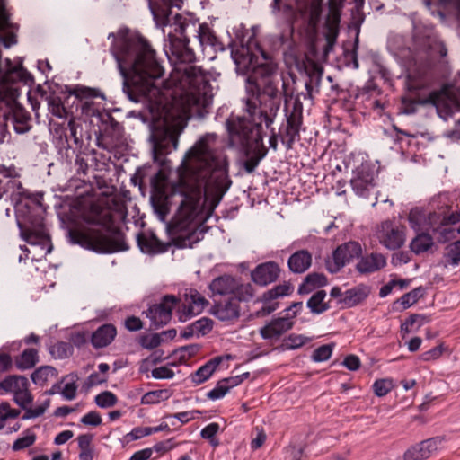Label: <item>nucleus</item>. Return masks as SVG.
Listing matches in <instances>:
<instances>
[{"mask_svg": "<svg viewBox=\"0 0 460 460\" xmlns=\"http://www.w3.org/2000/svg\"><path fill=\"white\" fill-rule=\"evenodd\" d=\"M285 94L284 119L278 130V137H280L281 144L287 150H291L296 141L300 140V129L303 125V103L296 97L289 110L288 102L289 95L287 93L288 83L283 81ZM291 98V95H290Z\"/></svg>", "mask_w": 460, "mask_h": 460, "instance_id": "9", "label": "nucleus"}, {"mask_svg": "<svg viewBox=\"0 0 460 460\" xmlns=\"http://www.w3.org/2000/svg\"><path fill=\"white\" fill-rule=\"evenodd\" d=\"M312 253L305 249L293 252L288 260V270L294 274L305 273L312 265Z\"/></svg>", "mask_w": 460, "mask_h": 460, "instance_id": "28", "label": "nucleus"}, {"mask_svg": "<svg viewBox=\"0 0 460 460\" xmlns=\"http://www.w3.org/2000/svg\"><path fill=\"white\" fill-rule=\"evenodd\" d=\"M20 411L13 409L8 402L0 403V420L4 426V422L8 419H14L19 416Z\"/></svg>", "mask_w": 460, "mask_h": 460, "instance_id": "60", "label": "nucleus"}, {"mask_svg": "<svg viewBox=\"0 0 460 460\" xmlns=\"http://www.w3.org/2000/svg\"><path fill=\"white\" fill-rule=\"evenodd\" d=\"M438 442L435 438H429L408 448L404 455V460H424L437 450Z\"/></svg>", "mask_w": 460, "mask_h": 460, "instance_id": "26", "label": "nucleus"}, {"mask_svg": "<svg viewBox=\"0 0 460 460\" xmlns=\"http://www.w3.org/2000/svg\"><path fill=\"white\" fill-rule=\"evenodd\" d=\"M236 279L231 275L224 274L215 278L209 284L208 288L212 296L232 295L235 287Z\"/></svg>", "mask_w": 460, "mask_h": 460, "instance_id": "32", "label": "nucleus"}, {"mask_svg": "<svg viewBox=\"0 0 460 460\" xmlns=\"http://www.w3.org/2000/svg\"><path fill=\"white\" fill-rule=\"evenodd\" d=\"M294 290V287L289 282L274 286L272 288L265 291L256 302L263 304L262 307L255 313L257 317H264L275 312L279 305L276 301L278 298L289 296Z\"/></svg>", "mask_w": 460, "mask_h": 460, "instance_id": "18", "label": "nucleus"}, {"mask_svg": "<svg viewBox=\"0 0 460 460\" xmlns=\"http://www.w3.org/2000/svg\"><path fill=\"white\" fill-rule=\"evenodd\" d=\"M164 43V52L169 61L175 66L177 71H181V65H190L196 62V54L192 47L190 46V34L179 33L172 27Z\"/></svg>", "mask_w": 460, "mask_h": 460, "instance_id": "13", "label": "nucleus"}, {"mask_svg": "<svg viewBox=\"0 0 460 460\" xmlns=\"http://www.w3.org/2000/svg\"><path fill=\"white\" fill-rule=\"evenodd\" d=\"M149 9L156 24L174 27L179 33L190 34L197 38L200 46H210L215 51L226 49L223 42L217 37L207 23H199L191 14H173L172 8L180 9L182 0H147Z\"/></svg>", "mask_w": 460, "mask_h": 460, "instance_id": "5", "label": "nucleus"}, {"mask_svg": "<svg viewBox=\"0 0 460 460\" xmlns=\"http://www.w3.org/2000/svg\"><path fill=\"white\" fill-rule=\"evenodd\" d=\"M294 322L288 317V314L282 317L272 319L270 323L261 327L259 331L260 335L264 340L279 339L284 333L293 328Z\"/></svg>", "mask_w": 460, "mask_h": 460, "instance_id": "24", "label": "nucleus"}, {"mask_svg": "<svg viewBox=\"0 0 460 460\" xmlns=\"http://www.w3.org/2000/svg\"><path fill=\"white\" fill-rule=\"evenodd\" d=\"M179 302L180 299L176 296L165 295L159 303L150 305L146 312H143L150 319V328L158 329L166 325L171 321L172 310Z\"/></svg>", "mask_w": 460, "mask_h": 460, "instance_id": "16", "label": "nucleus"}, {"mask_svg": "<svg viewBox=\"0 0 460 460\" xmlns=\"http://www.w3.org/2000/svg\"><path fill=\"white\" fill-rule=\"evenodd\" d=\"M257 49L261 55L264 63L258 62V57L252 53L248 48L243 46L241 49L231 51V57L235 64V70L239 75H248L252 76L260 66H265L269 63H273L270 57L261 46H257Z\"/></svg>", "mask_w": 460, "mask_h": 460, "instance_id": "15", "label": "nucleus"}, {"mask_svg": "<svg viewBox=\"0 0 460 460\" xmlns=\"http://www.w3.org/2000/svg\"><path fill=\"white\" fill-rule=\"evenodd\" d=\"M21 235L30 245L39 248L44 256L50 253L53 246L41 216H29L22 225L18 221Z\"/></svg>", "mask_w": 460, "mask_h": 460, "instance_id": "14", "label": "nucleus"}, {"mask_svg": "<svg viewBox=\"0 0 460 460\" xmlns=\"http://www.w3.org/2000/svg\"><path fill=\"white\" fill-rule=\"evenodd\" d=\"M36 434L30 429L22 432V436L18 438L12 446L13 451H21L32 446L36 441Z\"/></svg>", "mask_w": 460, "mask_h": 460, "instance_id": "49", "label": "nucleus"}, {"mask_svg": "<svg viewBox=\"0 0 460 460\" xmlns=\"http://www.w3.org/2000/svg\"><path fill=\"white\" fill-rule=\"evenodd\" d=\"M424 288L421 286L415 288L395 300L392 305V310L395 312H402L417 303L418 300L424 296Z\"/></svg>", "mask_w": 460, "mask_h": 460, "instance_id": "34", "label": "nucleus"}, {"mask_svg": "<svg viewBox=\"0 0 460 460\" xmlns=\"http://www.w3.org/2000/svg\"><path fill=\"white\" fill-rule=\"evenodd\" d=\"M117 336V328L112 323H104L91 335V343L95 349L108 347Z\"/></svg>", "mask_w": 460, "mask_h": 460, "instance_id": "27", "label": "nucleus"}, {"mask_svg": "<svg viewBox=\"0 0 460 460\" xmlns=\"http://www.w3.org/2000/svg\"><path fill=\"white\" fill-rule=\"evenodd\" d=\"M29 115L22 114L21 116L15 115L13 119V128L18 134H24L31 128L29 125Z\"/></svg>", "mask_w": 460, "mask_h": 460, "instance_id": "59", "label": "nucleus"}, {"mask_svg": "<svg viewBox=\"0 0 460 460\" xmlns=\"http://www.w3.org/2000/svg\"><path fill=\"white\" fill-rule=\"evenodd\" d=\"M426 220L425 214L418 208L411 209L408 215V221L410 226L415 232H421V226Z\"/></svg>", "mask_w": 460, "mask_h": 460, "instance_id": "51", "label": "nucleus"}, {"mask_svg": "<svg viewBox=\"0 0 460 460\" xmlns=\"http://www.w3.org/2000/svg\"><path fill=\"white\" fill-rule=\"evenodd\" d=\"M350 184L357 195L367 198L375 187L373 172L363 165L358 167L354 171V176L350 181Z\"/></svg>", "mask_w": 460, "mask_h": 460, "instance_id": "22", "label": "nucleus"}, {"mask_svg": "<svg viewBox=\"0 0 460 460\" xmlns=\"http://www.w3.org/2000/svg\"><path fill=\"white\" fill-rule=\"evenodd\" d=\"M434 233L438 234L437 240L440 243H445L454 240L458 234L456 228L453 227H438L434 229Z\"/></svg>", "mask_w": 460, "mask_h": 460, "instance_id": "58", "label": "nucleus"}, {"mask_svg": "<svg viewBox=\"0 0 460 460\" xmlns=\"http://www.w3.org/2000/svg\"><path fill=\"white\" fill-rule=\"evenodd\" d=\"M325 297L326 292L318 290L308 299L306 305L313 314H321L330 308L329 305L323 302Z\"/></svg>", "mask_w": 460, "mask_h": 460, "instance_id": "42", "label": "nucleus"}, {"mask_svg": "<svg viewBox=\"0 0 460 460\" xmlns=\"http://www.w3.org/2000/svg\"><path fill=\"white\" fill-rule=\"evenodd\" d=\"M39 362V352L36 349L29 348L15 358V366L19 370L31 369Z\"/></svg>", "mask_w": 460, "mask_h": 460, "instance_id": "39", "label": "nucleus"}, {"mask_svg": "<svg viewBox=\"0 0 460 460\" xmlns=\"http://www.w3.org/2000/svg\"><path fill=\"white\" fill-rule=\"evenodd\" d=\"M417 44L430 57L436 54L445 57L447 52L446 46L435 35H427L423 39L418 38Z\"/></svg>", "mask_w": 460, "mask_h": 460, "instance_id": "33", "label": "nucleus"}, {"mask_svg": "<svg viewBox=\"0 0 460 460\" xmlns=\"http://www.w3.org/2000/svg\"><path fill=\"white\" fill-rule=\"evenodd\" d=\"M362 247L358 242L349 241L339 245L332 252V260L326 261V269L331 273L339 272L354 259L360 258Z\"/></svg>", "mask_w": 460, "mask_h": 460, "instance_id": "17", "label": "nucleus"}, {"mask_svg": "<svg viewBox=\"0 0 460 460\" xmlns=\"http://www.w3.org/2000/svg\"><path fill=\"white\" fill-rule=\"evenodd\" d=\"M58 371L50 366H41L34 370L31 376L32 382L38 385H44L49 380L56 378Z\"/></svg>", "mask_w": 460, "mask_h": 460, "instance_id": "41", "label": "nucleus"}, {"mask_svg": "<svg viewBox=\"0 0 460 460\" xmlns=\"http://www.w3.org/2000/svg\"><path fill=\"white\" fill-rule=\"evenodd\" d=\"M137 242L141 252L148 254L165 252L169 247V244L161 242L154 234L146 235L140 233L137 235Z\"/></svg>", "mask_w": 460, "mask_h": 460, "instance_id": "30", "label": "nucleus"}, {"mask_svg": "<svg viewBox=\"0 0 460 460\" xmlns=\"http://www.w3.org/2000/svg\"><path fill=\"white\" fill-rule=\"evenodd\" d=\"M94 401L99 407L109 408L115 405L118 399L112 392L104 391L97 394Z\"/></svg>", "mask_w": 460, "mask_h": 460, "instance_id": "55", "label": "nucleus"}, {"mask_svg": "<svg viewBox=\"0 0 460 460\" xmlns=\"http://www.w3.org/2000/svg\"><path fill=\"white\" fill-rule=\"evenodd\" d=\"M184 296L185 303L181 305V322H185L194 315L200 314L209 304V302L194 288L187 289Z\"/></svg>", "mask_w": 460, "mask_h": 460, "instance_id": "21", "label": "nucleus"}, {"mask_svg": "<svg viewBox=\"0 0 460 460\" xmlns=\"http://www.w3.org/2000/svg\"><path fill=\"white\" fill-rule=\"evenodd\" d=\"M326 23L328 26V32L325 35L326 45L323 51L325 55H328L331 51H332L337 40L339 34L340 15L338 13H332V16L329 17Z\"/></svg>", "mask_w": 460, "mask_h": 460, "instance_id": "37", "label": "nucleus"}, {"mask_svg": "<svg viewBox=\"0 0 460 460\" xmlns=\"http://www.w3.org/2000/svg\"><path fill=\"white\" fill-rule=\"evenodd\" d=\"M98 190H88V250L96 253L110 254L128 249L125 235L115 226L113 211L118 202L113 188L105 180L94 176ZM88 185H92L88 181Z\"/></svg>", "mask_w": 460, "mask_h": 460, "instance_id": "4", "label": "nucleus"}, {"mask_svg": "<svg viewBox=\"0 0 460 460\" xmlns=\"http://www.w3.org/2000/svg\"><path fill=\"white\" fill-rule=\"evenodd\" d=\"M416 236L410 243V249L412 252L419 255L429 251L434 244L432 236L424 232H416Z\"/></svg>", "mask_w": 460, "mask_h": 460, "instance_id": "40", "label": "nucleus"}, {"mask_svg": "<svg viewBox=\"0 0 460 460\" xmlns=\"http://www.w3.org/2000/svg\"><path fill=\"white\" fill-rule=\"evenodd\" d=\"M111 38L110 51L123 77V92L134 102L149 103L153 157L162 164L164 156L178 147L187 119L165 103L164 88L167 83L160 81L164 69L149 42L126 27L109 33Z\"/></svg>", "mask_w": 460, "mask_h": 460, "instance_id": "1", "label": "nucleus"}, {"mask_svg": "<svg viewBox=\"0 0 460 460\" xmlns=\"http://www.w3.org/2000/svg\"><path fill=\"white\" fill-rule=\"evenodd\" d=\"M393 387V380L389 378L377 379L373 384L374 393L378 397L386 395Z\"/></svg>", "mask_w": 460, "mask_h": 460, "instance_id": "54", "label": "nucleus"}, {"mask_svg": "<svg viewBox=\"0 0 460 460\" xmlns=\"http://www.w3.org/2000/svg\"><path fill=\"white\" fill-rule=\"evenodd\" d=\"M214 371L206 363L190 374V378L196 385L203 384L210 378Z\"/></svg>", "mask_w": 460, "mask_h": 460, "instance_id": "53", "label": "nucleus"}, {"mask_svg": "<svg viewBox=\"0 0 460 460\" xmlns=\"http://www.w3.org/2000/svg\"><path fill=\"white\" fill-rule=\"evenodd\" d=\"M371 288L366 284L357 285L344 292L343 297L338 300L343 308L354 307L364 302L369 296Z\"/></svg>", "mask_w": 460, "mask_h": 460, "instance_id": "25", "label": "nucleus"}, {"mask_svg": "<svg viewBox=\"0 0 460 460\" xmlns=\"http://www.w3.org/2000/svg\"><path fill=\"white\" fill-rule=\"evenodd\" d=\"M241 306L232 296L225 302H215L209 313L222 322L236 320L240 317Z\"/></svg>", "mask_w": 460, "mask_h": 460, "instance_id": "23", "label": "nucleus"}, {"mask_svg": "<svg viewBox=\"0 0 460 460\" xmlns=\"http://www.w3.org/2000/svg\"><path fill=\"white\" fill-rule=\"evenodd\" d=\"M280 272L279 265L276 261H269L258 264L251 271V279L257 286L266 287L276 282L279 278Z\"/></svg>", "mask_w": 460, "mask_h": 460, "instance_id": "20", "label": "nucleus"}, {"mask_svg": "<svg viewBox=\"0 0 460 460\" xmlns=\"http://www.w3.org/2000/svg\"><path fill=\"white\" fill-rule=\"evenodd\" d=\"M139 344L142 348L146 349H154L161 345L163 342V338H161V334L154 333L151 335H142L139 338Z\"/></svg>", "mask_w": 460, "mask_h": 460, "instance_id": "56", "label": "nucleus"}, {"mask_svg": "<svg viewBox=\"0 0 460 460\" xmlns=\"http://www.w3.org/2000/svg\"><path fill=\"white\" fill-rule=\"evenodd\" d=\"M281 102L277 101H247L246 111L252 118V123L245 117L231 115L226 120L228 146L239 147L246 160L243 167L247 173H252L260 162L267 155L268 148L263 143V128H270L280 110Z\"/></svg>", "mask_w": 460, "mask_h": 460, "instance_id": "3", "label": "nucleus"}, {"mask_svg": "<svg viewBox=\"0 0 460 460\" xmlns=\"http://www.w3.org/2000/svg\"><path fill=\"white\" fill-rule=\"evenodd\" d=\"M146 436H149L147 427H136L123 437V442L128 444Z\"/></svg>", "mask_w": 460, "mask_h": 460, "instance_id": "61", "label": "nucleus"}, {"mask_svg": "<svg viewBox=\"0 0 460 460\" xmlns=\"http://www.w3.org/2000/svg\"><path fill=\"white\" fill-rule=\"evenodd\" d=\"M165 390H155L146 393L141 398L142 404H155L163 400V394H166Z\"/></svg>", "mask_w": 460, "mask_h": 460, "instance_id": "64", "label": "nucleus"}, {"mask_svg": "<svg viewBox=\"0 0 460 460\" xmlns=\"http://www.w3.org/2000/svg\"><path fill=\"white\" fill-rule=\"evenodd\" d=\"M430 322V316L421 314H411L404 323L401 325L402 332H410L411 331V327L414 324H417V328L419 329L425 323Z\"/></svg>", "mask_w": 460, "mask_h": 460, "instance_id": "50", "label": "nucleus"}, {"mask_svg": "<svg viewBox=\"0 0 460 460\" xmlns=\"http://www.w3.org/2000/svg\"><path fill=\"white\" fill-rule=\"evenodd\" d=\"M386 265V259L381 253L372 252L360 257L356 265V270L361 274L377 271Z\"/></svg>", "mask_w": 460, "mask_h": 460, "instance_id": "29", "label": "nucleus"}, {"mask_svg": "<svg viewBox=\"0 0 460 460\" xmlns=\"http://www.w3.org/2000/svg\"><path fill=\"white\" fill-rule=\"evenodd\" d=\"M61 394L66 400H73L75 397L76 385L74 382L57 383L49 389V394Z\"/></svg>", "mask_w": 460, "mask_h": 460, "instance_id": "47", "label": "nucleus"}, {"mask_svg": "<svg viewBox=\"0 0 460 460\" xmlns=\"http://www.w3.org/2000/svg\"><path fill=\"white\" fill-rule=\"evenodd\" d=\"M64 217L69 242L86 248V198L82 194L74 199Z\"/></svg>", "mask_w": 460, "mask_h": 460, "instance_id": "12", "label": "nucleus"}, {"mask_svg": "<svg viewBox=\"0 0 460 460\" xmlns=\"http://www.w3.org/2000/svg\"><path fill=\"white\" fill-rule=\"evenodd\" d=\"M49 354L57 359H64L73 353V345L66 341H57L48 348Z\"/></svg>", "mask_w": 460, "mask_h": 460, "instance_id": "45", "label": "nucleus"}, {"mask_svg": "<svg viewBox=\"0 0 460 460\" xmlns=\"http://www.w3.org/2000/svg\"><path fill=\"white\" fill-rule=\"evenodd\" d=\"M88 124L90 131L95 137L98 146L106 149L118 147L124 143V128L105 110L93 109L88 102Z\"/></svg>", "mask_w": 460, "mask_h": 460, "instance_id": "7", "label": "nucleus"}, {"mask_svg": "<svg viewBox=\"0 0 460 460\" xmlns=\"http://www.w3.org/2000/svg\"><path fill=\"white\" fill-rule=\"evenodd\" d=\"M334 346V343H329L318 347L314 350L311 356L312 360L314 362H323L328 360L332 354Z\"/></svg>", "mask_w": 460, "mask_h": 460, "instance_id": "52", "label": "nucleus"}, {"mask_svg": "<svg viewBox=\"0 0 460 460\" xmlns=\"http://www.w3.org/2000/svg\"><path fill=\"white\" fill-rule=\"evenodd\" d=\"M306 283H309L313 288H322L327 285V278L323 273L313 272L305 277Z\"/></svg>", "mask_w": 460, "mask_h": 460, "instance_id": "63", "label": "nucleus"}, {"mask_svg": "<svg viewBox=\"0 0 460 460\" xmlns=\"http://www.w3.org/2000/svg\"><path fill=\"white\" fill-rule=\"evenodd\" d=\"M444 258L448 265L453 267L460 264V240L455 241L446 246Z\"/></svg>", "mask_w": 460, "mask_h": 460, "instance_id": "48", "label": "nucleus"}, {"mask_svg": "<svg viewBox=\"0 0 460 460\" xmlns=\"http://www.w3.org/2000/svg\"><path fill=\"white\" fill-rule=\"evenodd\" d=\"M272 14L276 15L281 11L287 15L288 22L290 24L291 31H293V24L296 19V14L294 7L289 4H285L281 6V0H273L270 4Z\"/></svg>", "mask_w": 460, "mask_h": 460, "instance_id": "46", "label": "nucleus"}, {"mask_svg": "<svg viewBox=\"0 0 460 460\" xmlns=\"http://www.w3.org/2000/svg\"><path fill=\"white\" fill-rule=\"evenodd\" d=\"M235 288L232 293L233 298H235L237 303L248 302L254 296L255 290L251 283H241L237 279L235 280Z\"/></svg>", "mask_w": 460, "mask_h": 460, "instance_id": "43", "label": "nucleus"}, {"mask_svg": "<svg viewBox=\"0 0 460 460\" xmlns=\"http://www.w3.org/2000/svg\"><path fill=\"white\" fill-rule=\"evenodd\" d=\"M229 392V387L226 385L223 380L217 382L215 388L207 394V397L210 400H218L223 398Z\"/></svg>", "mask_w": 460, "mask_h": 460, "instance_id": "62", "label": "nucleus"}, {"mask_svg": "<svg viewBox=\"0 0 460 460\" xmlns=\"http://www.w3.org/2000/svg\"><path fill=\"white\" fill-rule=\"evenodd\" d=\"M151 204L155 213L161 221H165L170 213V197L163 191H157L151 196Z\"/></svg>", "mask_w": 460, "mask_h": 460, "instance_id": "35", "label": "nucleus"}, {"mask_svg": "<svg viewBox=\"0 0 460 460\" xmlns=\"http://www.w3.org/2000/svg\"><path fill=\"white\" fill-rule=\"evenodd\" d=\"M376 235L379 243L391 251L401 248L405 242L404 227L390 220L381 224Z\"/></svg>", "mask_w": 460, "mask_h": 460, "instance_id": "19", "label": "nucleus"}, {"mask_svg": "<svg viewBox=\"0 0 460 460\" xmlns=\"http://www.w3.org/2000/svg\"><path fill=\"white\" fill-rule=\"evenodd\" d=\"M413 102L418 105L434 106L437 114L443 120H447L454 113L460 112V89L451 84H445L439 90L432 91L425 98L412 99Z\"/></svg>", "mask_w": 460, "mask_h": 460, "instance_id": "10", "label": "nucleus"}, {"mask_svg": "<svg viewBox=\"0 0 460 460\" xmlns=\"http://www.w3.org/2000/svg\"><path fill=\"white\" fill-rule=\"evenodd\" d=\"M192 327H194V331H196V335L198 337L204 336L212 330L213 321L208 317H201L192 323Z\"/></svg>", "mask_w": 460, "mask_h": 460, "instance_id": "57", "label": "nucleus"}, {"mask_svg": "<svg viewBox=\"0 0 460 460\" xmlns=\"http://www.w3.org/2000/svg\"><path fill=\"white\" fill-rule=\"evenodd\" d=\"M22 341L7 342L0 348V374L7 372L13 366L11 352L17 351L22 346Z\"/></svg>", "mask_w": 460, "mask_h": 460, "instance_id": "36", "label": "nucleus"}, {"mask_svg": "<svg viewBox=\"0 0 460 460\" xmlns=\"http://www.w3.org/2000/svg\"><path fill=\"white\" fill-rule=\"evenodd\" d=\"M277 66L269 63L260 66L252 76H247L246 82L254 87L256 100L277 101L281 102L285 98L284 88L279 90V80L276 77Z\"/></svg>", "mask_w": 460, "mask_h": 460, "instance_id": "11", "label": "nucleus"}, {"mask_svg": "<svg viewBox=\"0 0 460 460\" xmlns=\"http://www.w3.org/2000/svg\"><path fill=\"white\" fill-rule=\"evenodd\" d=\"M181 80L188 87V102L190 104V113H197L199 117H204V112H208L206 108L211 102V85L207 74L200 66L192 64L187 65L181 68Z\"/></svg>", "mask_w": 460, "mask_h": 460, "instance_id": "6", "label": "nucleus"}, {"mask_svg": "<svg viewBox=\"0 0 460 460\" xmlns=\"http://www.w3.org/2000/svg\"><path fill=\"white\" fill-rule=\"evenodd\" d=\"M215 141V134H207L186 152L178 168V181L172 186V196L181 198L170 224V230L175 234L173 243L178 248H192L208 230L203 222L192 227L197 219L205 220L207 184L213 183L220 197L232 185L227 156L222 150L212 147Z\"/></svg>", "mask_w": 460, "mask_h": 460, "instance_id": "2", "label": "nucleus"}, {"mask_svg": "<svg viewBox=\"0 0 460 460\" xmlns=\"http://www.w3.org/2000/svg\"><path fill=\"white\" fill-rule=\"evenodd\" d=\"M29 380L22 376H9L0 382V394L12 393L13 400L22 410L25 411L22 420H31L43 415L49 407V402L35 408L31 405L33 402V396L29 390Z\"/></svg>", "mask_w": 460, "mask_h": 460, "instance_id": "8", "label": "nucleus"}, {"mask_svg": "<svg viewBox=\"0 0 460 460\" xmlns=\"http://www.w3.org/2000/svg\"><path fill=\"white\" fill-rule=\"evenodd\" d=\"M311 339L301 334L291 333L288 337H285L282 343L279 346V349L291 350L296 349L307 343Z\"/></svg>", "mask_w": 460, "mask_h": 460, "instance_id": "44", "label": "nucleus"}, {"mask_svg": "<svg viewBox=\"0 0 460 460\" xmlns=\"http://www.w3.org/2000/svg\"><path fill=\"white\" fill-rule=\"evenodd\" d=\"M69 128L71 131V137H73L74 143L76 148L79 149V153L76 155L75 163L78 164V170L83 173H86V163L84 161V151L82 150L84 146V139L82 134L78 135V127L74 122H69ZM82 128H80L79 133Z\"/></svg>", "mask_w": 460, "mask_h": 460, "instance_id": "38", "label": "nucleus"}, {"mask_svg": "<svg viewBox=\"0 0 460 460\" xmlns=\"http://www.w3.org/2000/svg\"><path fill=\"white\" fill-rule=\"evenodd\" d=\"M26 74L22 65L8 67L6 74L0 76V102L7 101L12 95L11 76L15 75L19 80H24Z\"/></svg>", "mask_w": 460, "mask_h": 460, "instance_id": "31", "label": "nucleus"}]
</instances>
